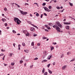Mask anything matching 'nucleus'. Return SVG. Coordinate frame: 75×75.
I'll return each instance as SVG.
<instances>
[{
  "label": "nucleus",
  "mask_w": 75,
  "mask_h": 75,
  "mask_svg": "<svg viewBox=\"0 0 75 75\" xmlns=\"http://www.w3.org/2000/svg\"><path fill=\"white\" fill-rule=\"evenodd\" d=\"M38 59V58L36 57L34 59V60H37Z\"/></svg>",
  "instance_id": "38"
},
{
  "label": "nucleus",
  "mask_w": 75,
  "mask_h": 75,
  "mask_svg": "<svg viewBox=\"0 0 75 75\" xmlns=\"http://www.w3.org/2000/svg\"><path fill=\"white\" fill-rule=\"evenodd\" d=\"M31 45L32 46H34V42H32L31 43Z\"/></svg>",
  "instance_id": "20"
},
{
  "label": "nucleus",
  "mask_w": 75,
  "mask_h": 75,
  "mask_svg": "<svg viewBox=\"0 0 75 75\" xmlns=\"http://www.w3.org/2000/svg\"><path fill=\"white\" fill-rule=\"evenodd\" d=\"M51 65V64H49L47 65V67L48 68H49L50 67V66Z\"/></svg>",
  "instance_id": "33"
},
{
  "label": "nucleus",
  "mask_w": 75,
  "mask_h": 75,
  "mask_svg": "<svg viewBox=\"0 0 75 75\" xmlns=\"http://www.w3.org/2000/svg\"><path fill=\"white\" fill-rule=\"evenodd\" d=\"M31 25H32L33 26V27L36 28L37 29H38V28L37 27V26H36L35 25H34L33 24H31Z\"/></svg>",
  "instance_id": "7"
},
{
  "label": "nucleus",
  "mask_w": 75,
  "mask_h": 75,
  "mask_svg": "<svg viewBox=\"0 0 75 75\" xmlns=\"http://www.w3.org/2000/svg\"><path fill=\"white\" fill-rule=\"evenodd\" d=\"M44 8L46 11H47V12L51 11V10L49 9L47 7H44Z\"/></svg>",
  "instance_id": "5"
},
{
  "label": "nucleus",
  "mask_w": 75,
  "mask_h": 75,
  "mask_svg": "<svg viewBox=\"0 0 75 75\" xmlns=\"http://www.w3.org/2000/svg\"><path fill=\"white\" fill-rule=\"evenodd\" d=\"M9 28V27H7L6 28L7 30L9 29V28Z\"/></svg>",
  "instance_id": "61"
},
{
  "label": "nucleus",
  "mask_w": 75,
  "mask_h": 75,
  "mask_svg": "<svg viewBox=\"0 0 75 75\" xmlns=\"http://www.w3.org/2000/svg\"><path fill=\"white\" fill-rule=\"evenodd\" d=\"M24 65L25 67H26V63L24 64Z\"/></svg>",
  "instance_id": "60"
},
{
  "label": "nucleus",
  "mask_w": 75,
  "mask_h": 75,
  "mask_svg": "<svg viewBox=\"0 0 75 75\" xmlns=\"http://www.w3.org/2000/svg\"><path fill=\"white\" fill-rule=\"evenodd\" d=\"M49 25V26H52V23H50L49 24H48Z\"/></svg>",
  "instance_id": "31"
},
{
  "label": "nucleus",
  "mask_w": 75,
  "mask_h": 75,
  "mask_svg": "<svg viewBox=\"0 0 75 75\" xmlns=\"http://www.w3.org/2000/svg\"><path fill=\"white\" fill-rule=\"evenodd\" d=\"M42 38L43 40H45V39H47V38H46L44 36Z\"/></svg>",
  "instance_id": "18"
},
{
  "label": "nucleus",
  "mask_w": 75,
  "mask_h": 75,
  "mask_svg": "<svg viewBox=\"0 0 75 75\" xmlns=\"http://www.w3.org/2000/svg\"><path fill=\"white\" fill-rule=\"evenodd\" d=\"M33 65H31L30 66V68H33Z\"/></svg>",
  "instance_id": "53"
},
{
  "label": "nucleus",
  "mask_w": 75,
  "mask_h": 75,
  "mask_svg": "<svg viewBox=\"0 0 75 75\" xmlns=\"http://www.w3.org/2000/svg\"><path fill=\"white\" fill-rule=\"evenodd\" d=\"M36 13V16H37V17H39V16H40V15L38 14V13H37V12H35Z\"/></svg>",
  "instance_id": "11"
},
{
  "label": "nucleus",
  "mask_w": 75,
  "mask_h": 75,
  "mask_svg": "<svg viewBox=\"0 0 75 75\" xmlns=\"http://www.w3.org/2000/svg\"><path fill=\"white\" fill-rule=\"evenodd\" d=\"M37 46H35V49H37Z\"/></svg>",
  "instance_id": "63"
},
{
  "label": "nucleus",
  "mask_w": 75,
  "mask_h": 75,
  "mask_svg": "<svg viewBox=\"0 0 75 75\" xmlns=\"http://www.w3.org/2000/svg\"><path fill=\"white\" fill-rule=\"evenodd\" d=\"M45 31H47V32H48L49 31L48 30H47V29H45Z\"/></svg>",
  "instance_id": "35"
},
{
  "label": "nucleus",
  "mask_w": 75,
  "mask_h": 75,
  "mask_svg": "<svg viewBox=\"0 0 75 75\" xmlns=\"http://www.w3.org/2000/svg\"><path fill=\"white\" fill-rule=\"evenodd\" d=\"M45 55H47V54H47V51H45Z\"/></svg>",
  "instance_id": "56"
},
{
  "label": "nucleus",
  "mask_w": 75,
  "mask_h": 75,
  "mask_svg": "<svg viewBox=\"0 0 75 75\" xmlns=\"http://www.w3.org/2000/svg\"><path fill=\"white\" fill-rule=\"evenodd\" d=\"M45 72V68H43L42 70V73H44Z\"/></svg>",
  "instance_id": "12"
},
{
  "label": "nucleus",
  "mask_w": 75,
  "mask_h": 75,
  "mask_svg": "<svg viewBox=\"0 0 75 75\" xmlns=\"http://www.w3.org/2000/svg\"><path fill=\"white\" fill-rule=\"evenodd\" d=\"M75 61V58L73 59L72 60L70 61V62H73V61Z\"/></svg>",
  "instance_id": "16"
},
{
  "label": "nucleus",
  "mask_w": 75,
  "mask_h": 75,
  "mask_svg": "<svg viewBox=\"0 0 75 75\" xmlns=\"http://www.w3.org/2000/svg\"><path fill=\"white\" fill-rule=\"evenodd\" d=\"M13 53L10 54H9L10 57H12V55H13Z\"/></svg>",
  "instance_id": "25"
},
{
  "label": "nucleus",
  "mask_w": 75,
  "mask_h": 75,
  "mask_svg": "<svg viewBox=\"0 0 75 75\" xmlns=\"http://www.w3.org/2000/svg\"><path fill=\"white\" fill-rule=\"evenodd\" d=\"M12 32L13 33H16V32L14 30H13Z\"/></svg>",
  "instance_id": "28"
},
{
  "label": "nucleus",
  "mask_w": 75,
  "mask_h": 75,
  "mask_svg": "<svg viewBox=\"0 0 75 75\" xmlns=\"http://www.w3.org/2000/svg\"><path fill=\"white\" fill-rule=\"evenodd\" d=\"M37 34H34L33 35V36L34 37H36V36H37Z\"/></svg>",
  "instance_id": "51"
},
{
  "label": "nucleus",
  "mask_w": 75,
  "mask_h": 75,
  "mask_svg": "<svg viewBox=\"0 0 75 75\" xmlns=\"http://www.w3.org/2000/svg\"><path fill=\"white\" fill-rule=\"evenodd\" d=\"M17 7H18L19 8H20V6L18 5H17Z\"/></svg>",
  "instance_id": "58"
},
{
  "label": "nucleus",
  "mask_w": 75,
  "mask_h": 75,
  "mask_svg": "<svg viewBox=\"0 0 75 75\" xmlns=\"http://www.w3.org/2000/svg\"><path fill=\"white\" fill-rule=\"evenodd\" d=\"M57 9H58V10H59V9H60V7H59V6L57 7Z\"/></svg>",
  "instance_id": "39"
},
{
  "label": "nucleus",
  "mask_w": 75,
  "mask_h": 75,
  "mask_svg": "<svg viewBox=\"0 0 75 75\" xmlns=\"http://www.w3.org/2000/svg\"><path fill=\"white\" fill-rule=\"evenodd\" d=\"M43 14L45 16H47V14H46V13H43Z\"/></svg>",
  "instance_id": "40"
},
{
  "label": "nucleus",
  "mask_w": 75,
  "mask_h": 75,
  "mask_svg": "<svg viewBox=\"0 0 75 75\" xmlns=\"http://www.w3.org/2000/svg\"><path fill=\"white\" fill-rule=\"evenodd\" d=\"M56 24H57V25L59 26V27L60 28H62V25L60 24V23L58 21H57L56 23Z\"/></svg>",
  "instance_id": "3"
},
{
  "label": "nucleus",
  "mask_w": 75,
  "mask_h": 75,
  "mask_svg": "<svg viewBox=\"0 0 75 75\" xmlns=\"http://www.w3.org/2000/svg\"><path fill=\"white\" fill-rule=\"evenodd\" d=\"M17 19V18H16L15 17L14 18V21H15L16 23H17V24H18V25H19V24H20V22H18V21Z\"/></svg>",
  "instance_id": "2"
},
{
  "label": "nucleus",
  "mask_w": 75,
  "mask_h": 75,
  "mask_svg": "<svg viewBox=\"0 0 75 75\" xmlns=\"http://www.w3.org/2000/svg\"><path fill=\"white\" fill-rule=\"evenodd\" d=\"M69 4L70 6H73V4L71 3V2H69Z\"/></svg>",
  "instance_id": "19"
},
{
  "label": "nucleus",
  "mask_w": 75,
  "mask_h": 75,
  "mask_svg": "<svg viewBox=\"0 0 75 75\" xmlns=\"http://www.w3.org/2000/svg\"><path fill=\"white\" fill-rule=\"evenodd\" d=\"M65 68H66V66H64L62 67V69L63 70H64L65 69Z\"/></svg>",
  "instance_id": "14"
},
{
  "label": "nucleus",
  "mask_w": 75,
  "mask_h": 75,
  "mask_svg": "<svg viewBox=\"0 0 75 75\" xmlns=\"http://www.w3.org/2000/svg\"><path fill=\"white\" fill-rule=\"evenodd\" d=\"M70 54H71L70 52H68L67 53V55H69Z\"/></svg>",
  "instance_id": "30"
},
{
  "label": "nucleus",
  "mask_w": 75,
  "mask_h": 75,
  "mask_svg": "<svg viewBox=\"0 0 75 75\" xmlns=\"http://www.w3.org/2000/svg\"><path fill=\"white\" fill-rule=\"evenodd\" d=\"M50 58H51L52 57V55L51 54L50 56H49Z\"/></svg>",
  "instance_id": "47"
},
{
  "label": "nucleus",
  "mask_w": 75,
  "mask_h": 75,
  "mask_svg": "<svg viewBox=\"0 0 75 75\" xmlns=\"http://www.w3.org/2000/svg\"><path fill=\"white\" fill-rule=\"evenodd\" d=\"M22 45H23V46H25V43L24 42L22 43Z\"/></svg>",
  "instance_id": "24"
},
{
  "label": "nucleus",
  "mask_w": 75,
  "mask_h": 75,
  "mask_svg": "<svg viewBox=\"0 0 75 75\" xmlns=\"http://www.w3.org/2000/svg\"><path fill=\"white\" fill-rule=\"evenodd\" d=\"M16 19H17L18 21H19V22H20V23H21V21H20V19H18V18H17Z\"/></svg>",
  "instance_id": "27"
},
{
  "label": "nucleus",
  "mask_w": 75,
  "mask_h": 75,
  "mask_svg": "<svg viewBox=\"0 0 75 75\" xmlns=\"http://www.w3.org/2000/svg\"><path fill=\"white\" fill-rule=\"evenodd\" d=\"M46 4L45 3H44L42 4V6H45Z\"/></svg>",
  "instance_id": "34"
},
{
  "label": "nucleus",
  "mask_w": 75,
  "mask_h": 75,
  "mask_svg": "<svg viewBox=\"0 0 75 75\" xmlns=\"http://www.w3.org/2000/svg\"><path fill=\"white\" fill-rule=\"evenodd\" d=\"M5 55H4V57H3V58H2L3 60H4V58H5Z\"/></svg>",
  "instance_id": "36"
},
{
  "label": "nucleus",
  "mask_w": 75,
  "mask_h": 75,
  "mask_svg": "<svg viewBox=\"0 0 75 75\" xmlns=\"http://www.w3.org/2000/svg\"><path fill=\"white\" fill-rule=\"evenodd\" d=\"M4 10H5V11H7V8H4Z\"/></svg>",
  "instance_id": "42"
},
{
  "label": "nucleus",
  "mask_w": 75,
  "mask_h": 75,
  "mask_svg": "<svg viewBox=\"0 0 75 75\" xmlns=\"http://www.w3.org/2000/svg\"><path fill=\"white\" fill-rule=\"evenodd\" d=\"M25 35H26V36H29L30 35V34L29 33H28L27 34H25Z\"/></svg>",
  "instance_id": "10"
},
{
  "label": "nucleus",
  "mask_w": 75,
  "mask_h": 75,
  "mask_svg": "<svg viewBox=\"0 0 75 75\" xmlns=\"http://www.w3.org/2000/svg\"><path fill=\"white\" fill-rule=\"evenodd\" d=\"M47 62V60L46 59H44L43 61H42V62Z\"/></svg>",
  "instance_id": "13"
},
{
  "label": "nucleus",
  "mask_w": 75,
  "mask_h": 75,
  "mask_svg": "<svg viewBox=\"0 0 75 75\" xmlns=\"http://www.w3.org/2000/svg\"><path fill=\"white\" fill-rule=\"evenodd\" d=\"M53 65H55V62H54L53 63Z\"/></svg>",
  "instance_id": "48"
},
{
  "label": "nucleus",
  "mask_w": 75,
  "mask_h": 75,
  "mask_svg": "<svg viewBox=\"0 0 75 75\" xmlns=\"http://www.w3.org/2000/svg\"><path fill=\"white\" fill-rule=\"evenodd\" d=\"M66 28L67 30H69V26H67L66 27Z\"/></svg>",
  "instance_id": "9"
},
{
  "label": "nucleus",
  "mask_w": 75,
  "mask_h": 75,
  "mask_svg": "<svg viewBox=\"0 0 75 75\" xmlns=\"http://www.w3.org/2000/svg\"><path fill=\"white\" fill-rule=\"evenodd\" d=\"M48 71L49 72V73H50V74H52V71H51V70L48 69Z\"/></svg>",
  "instance_id": "15"
},
{
  "label": "nucleus",
  "mask_w": 75,
  "mask_h": 75,
  "mask_svg": "<svg viewBox=\"0 0 75 75\" xmlns=\"http://www.w3.org/2000/svg\"><path fill=\"white\" fill-rule=\"evenodd\" d=\"M42 16H43V14H42L41 15V16H40L41 18H42Z\"/></svg>",
  "instance_id": "55"
},
{
  "label": "nucleus",
  "mask_w": 75,
  "mask_h": 75,
  "mask_svg": "<svg viewBox=\"0 0 75 75\" xmlns=\"http://www.w3.org/2000/svg\"><path fill=\"white\" fill-rule=\"evenodd\" d=\"M20 64H22V63H23V61L21 60V61H20Z\"/></svg>",
  "instance_id": "32"
},
{
  "label": "nucleus",
  "mask_w": 75,
  "mask_h": 75,
  "mask_svg": "<svg viewBox=\"0 0 75 75\" xmlns=\"http://www.w3.org/2000/svg\"><path fill=\"white\" fill-rule=\"evenodd\" d=\"M48 75V73H47V72H46L44 73V75Z\"/></svg>",
  "instance_id": "23"
},
{
  "label": "nucleus",
  "mask_w": 75,
  "mask_h": 75,
  "mask_svg": "<svg viewBox=\"0 0 75 75\" xmlns=\"http://www.w3.org/2000/svg\"><path fill=\"white\" fill-rule=\"evenodd\" d=\"M34 4H36L37 6H38V3H34Z\"/></svg>",
  "instance_id": "29"
},
{
  "label": "nucleus",
  "mask_w": 75,
  "mask_h": 75,
  "mask_svg": "<svg viewBox=\"0 0 75 75\" xmlns=\"http://www.w3.org/2000/svg\"><path fill=\"white\" fill-rule=\"evenodd\" d=\"M61 58H63V57H64V54H62L61 55Z\"/></svg>",
  "instance_id": "26"
},
{
  "label": "nucleus",
  "mask_w": 75,
  "mask_h": 75,
  "mask_svg": "<svg viewBox=\"0 0 75 75\" xmlns=\"http://www.w3.org/2000/svg\"><path fill=\"white\" fill-rule=\"evenodd\" d=\"M1 51H2V52H4V51H5V50H3V49H1Z\"/></svg>",
  "instance_id": "49"
},
{
  "label": "nucleus",
  "mask_w": 75,
  "mask_h": 75,
  "mask_svg": "<svg viewBox=\"0 0 75 75\" xmlns=\"http://www.w3.org/2000/svg\"><path fill=\"white\" fill-rule=\"evenodd\" d=\"M21 13L23 15H26L27 14V12H24L23 11H21V10H20Z\"/></svg>",
  "instance_id": "4"
},
{
  "label": "nucleus",
  "mask_w": 75,
  "mask_h": 75,
  "mask_svg": "<svg viewBox=\"0 0 75 75\" xmlns=\"http://www.w3.org/2000/svg\"><path fill=\"white\" fill-rule=\"evenodd\" d=\"M2 21L4 22V19L3 18L2 19Z\"/></svg>",
  "instance_id": "54"
},
{
  "label": "nucleus",
  "mask_w": 75,
  "mask_h": 75,
  "mask_svg": "<svg viewBox=\"0 0 75 75\" xmlns=\"http://www.w3.org/2000/svg\"><path fill=\"white\" fill-rule=\"evenodd\" d=\"M47 29H48V30H51V28L50 27H47Z\"/></svg>",
  "instance_id": "44"
},
{
  "label": "nucleus",
  "mask_w": 75,
  "mask_h": 75,
  "mask_svg": "<svg viewBox=\"0 0 75 75\" xmlns=\"http://www.w3.org/2000/svg\"><path fill=\"white\" fill-rule=\"evenodd\" d=\"M27 22L28 23L30 24H31V22L30 21H27Z\"/></svg>",
  "instance_id": "17"
},
{
  "label": "nucleus",
  "mask_w": 75,
  "mask_h": 75,
  "mask_svg": "<svg viewBox=\"0 0 75 75\" xmlns=\"http://www.w3.org/2000/svg\"><path fill=\"white\" fill-rule=\"evenodd\" d=\"M30 17H32L33 16V15H32V14H30Z\"/></svg>",
  "instance_id": "59"
},
{
  "label": "nucleus",
  "mask_w": 75,
  "mask_h": 75,
  "mask_svg": "<svg viewBox=\"0 0 75 75\" xmlns=\"http://www.w3.org/2000/svg\"><path fill=\"white\" fill-rule=\"evenodd\" d=\"M54 47H52L51 49V51H52L53 50H54Z\"/></svg>",
  "instance_id": "21"
},
{
  "label": "nucleus",
  "mask_w": 75,
  "mask_h": 75,
  "mask_svg": "<svg viewBox=\"0 0 75 75\" xmlns=\"http://www.w3.org/2000/svg\"><path fill=\"white\" fill-rule=\"evenodd\" d=\"M30 30L31 31H35V28L34 27H31L30 28Z\"/></svg>",
  "instance_id": "6"
},
{
  "label": "nucleus",
  "mask_w": 75,
  "mask_h": 75,
  "mask_svg": "<svg viewBox=\"0 0 75 75\" xmlns=\"http://www.w3.org/2000/svg\"><path fill=\"white\" fill-rule=\"evenodd\" d=\"M24 51L25 52H26V53H28V50H24Z\"/></svg>",
  "instance_id": "22"
},
{
  "label": "nucleus",
  "mask_w": 75,
  "mask_h": 75,
  "mask_svg": "<svg viewBox=\"0 0 75 75\" xmlns=\"http://www.w3.org/2000/svg\"><path fill=\"white\" fill-rule=\"evenodd\" d=\"M4 25L6 27H7V23H5Z\"/></svg>",
  "instance_id": "41"
},
{
  "label": "nucleus",
  "mask_w": 75,
  "mask_h": 75,
  "mask_svg": "<svg viewBox=\"0 0 75 75\" xmlns=\"http://www.w3.org/2000/svg\"><path fill=\"white\" fill-rule=\"evenodd\" d=\"M53 28H55L56 30L57 31L58 33L60 32L61 29L57 25L55 24V25H53Z\"/></svg>",
  "instance_id": "1"
},
{
  "label": "nucleus",
  "mask_w": 75,
  "mask_h": 75,
  "mask_svg": "<svg viewBox=\"0 0 75 75\" xmlns=\"http://www.w3.org/2000/svg\"><path fill=\"white\" fill-rule=\"evenodd\" d=\"M49 9H51V6H49Z\"/></svg>",
  "instance_id": "46"
},
{
  "label": "nucleus",
  "mask_w": 75,
  "mask_h": 75,
  "mask_svg": "<svg viewBox=\"0 0 75 75\" xmlns=\"http://www.w3.org/2000/svg\"><path fill=\"white\" fill-rule=\"evenodd\" d=\"M54 3H56L57 2V1L56 0H54Z\"/></svg>",
  "instance_id": "64"
},
{
  "label": "nucleus",
  "mask_w": 75,
  "mask_h": 75,
  "mask_svg": "<svg viewBox=\"0 0 75 75\" xmlns=\"http://www.w3.org/2000/svg\"><path fill=\"white\" fill-rule=\"evenodd\" d=\"M13 47H15V45H16V44H15V43H13Z\"/></svg>",
  "instance_id": "50"
},
{
  "label": "nucleus",
  "mask_w": 75,
  "mask_h": 75,
  "mask_svg": "<svg viewBox=\"0 0 75 75\" xmlns=\"http://www.w3.org/2000/svg\"><path fill=\"white\" fill-rule=\"evenodd\" d=\"M64 24H65L66 25H69L71 24V23H67V22H64Z\"/></svg>",
  "instance_id": "8"
},
{
  "label": "nucleus",
  "mask_w": 75,
  "mask_h": 75,
  "mask_svg": "<svg viewBox=\"0 0 75 75\" xmlns=\"http://www.w3.org/2000/svg\"><path fill=\"white\" fill-rule=\"evenodd\" d=\"M49 26H48V25H45V27H47H47H49Z\"/></svg>",
  "instance_id": "43"
},
{
  "label": "nucleus",
  "mask_w": 75,
  "mask_h": 75,
  "mask_svg": "<svg viewBox=\"0 0 75 75\" xmlns=\"http://www.w3.org/2000/svg\"><path fill=\"white\" fill-rule=\"evenodd\" d=\"M18 47H21V45H18Z\"/></svg>",
  "instance_id": "57"
},
{
  "label": "nucleus",
  "mask_w": 75,
  "mask_h": 75,
  "mask_svg": "<svg viewBox=\"0 0 75 75\" xmlns=\"http://www.w3.org/2000/svg\"><path fill=\"white\" fill-rule=\"evenodd\" d=\"M11 65H14V63H13V62H12L11 63Z\"/></svg>",
  "instance_id": "45"
},
{
  "label": "nucleus",
  "mask_w": 75,
  "mask_h": 75,
  "mask_svg": "<svg viewBox=\"0 0 75 75\" xmlns=\"http://www.w3.org/2000/svg\"><path fill=\"white\" fill-rule=\"evenodd\" d=\"M37 45L38 46H40V43H38Z\"/></svg>",
  "instance_id": "52"
},
{
  "label": "nucleus",
  "mask_w": 75,
  "mask_h": 75,
  "mask_svg": "<svg viewBox=\"0 0 75 75\" xmlns=\"http://www.w3.org/2000/svg\"><path fill=\"white\" fill-rule=\"evenodd\" d=\"M63 11H64V10H62V11H60V12H63Z\"/></svg>",
  "instance_id": "62"
},
{
  "label": "nucleus",
  "mask_w": 75,
  "mask_h": 75,
  "mask_svg": "<svg viewBox=\"0 0 75 75\" xmlns=\"http://www.w3.org/2000/svg\"><path fill=\"white\" fill-rule=\"evenodd\" d=\"M4 55V54L3 53H1L0 54V57H1V56H3Z\"/></svg>",
  "instance_id": "37"
}]
</instances>
